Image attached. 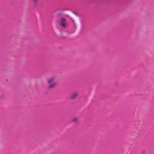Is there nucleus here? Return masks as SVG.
I'll return each mask as SVG.
<instances>
[{"instance_id": "1", "label": "nucleus", "mask_w": 154, "mask_h": 154, "mask_svg": "<svg viewBox=\"0 0 154 154\" xmlns=\"http://www.w3.org/2000/svg\"><path fill=\"white\" fill-rule=\"evenodd\" d=\"M60 24V26L63 28H66L68 27L66 19L63 17L61 18Z\"/></svg>"}, {"instance_id": "2", "label": "nucleus", "mask_w": 154, "mask_h": 154, "mask_svg": "<svg viewBox=\"0 0 154 154\" xmlns=\"http://www.w3.org/2000/svg\"><path fill=\"white\" fill-rule=\"evenodd\" d=\"M57 82H54L52 83L48 84L49 85L48 87V88L49 89H51L54 88L57 85Z\"/></svg>"}, {"instance_id": "3", "label": "nucleus", "mask_w": 154, "mask_h": 154, "mask_svg": "<svg viewBox=\"0 0 154 154\" xmlns=\"http://www.w3.org/2000/svg\"><path fill=\"white\" fill-rule=\"evenodd\" d=\"M78 93L77 92H74L72 93L70 96V98L71 100L74 99L78 95Z\"/></svg>"}, {"instance_id": "4", "label": "nucleus", "mask_w": 154, "mask_h": 154, "mask_svg": "<svg viewBox=\"0 0 154 154\" xmlns=\"http://www.w3.org/2000/svg\"><path fill=\"white\" fill-rule=\"evenodd\" d=\"M55 80V78L52 77L49 78L47 80V83L48 84H50L53 83L52 82H54Z\"/></svg>"}, {"instance_id": "5", "label": "nucleus", "mask_w": 154, "mask_h": 154, "mask_svg": "<svg viewBox=\"0 0 154 154\" xmlns=\"http://www.w3.org/2000/svg\"><path fill=\"white\" fill-rule=\"evenodd\" d=\"M78 120V118L75 117L72 120V122H76Z\"/></svg>"}, {"instance_id": "6", "label": "nucleus", "mask_w": 154, "mask_h": 154, "mask_svg": "<svg viewBox=\"0 0 154 154\" xmlns=\"http://www.w3.org/2000/svg\"><path fill=\"white\" fill-rule=\"evenodd\" d=\"M38 0H34L35 3H36Z\"/></svg>"}]
</instances>
